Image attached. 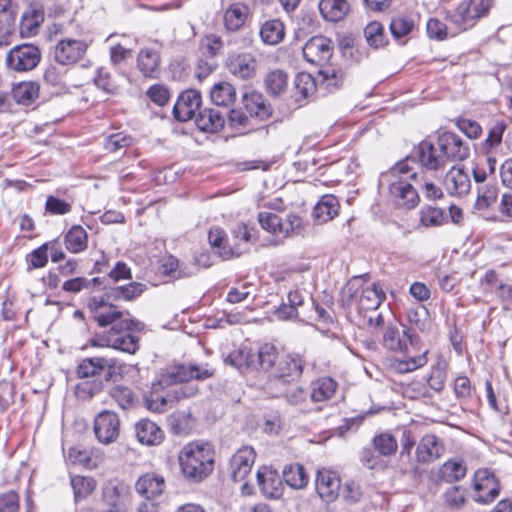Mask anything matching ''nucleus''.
Instances as JSON below:
<instances>
[{
	"instance_id": "obj_56",
	"label": "nucleus",
	"mask_w": 512,
	"mask_h": 512,
	"mask_svg": "<svg viewBox=\"0 0 512 512\" xmlns=\"http://www.w3.org/2000/svg\"><path fill=\"white\" fill-rule=\"evenodd\" d=\"M71 485L75 499L78 500L89 496L95 490L96 482L91 477L77 475L72 477Z\"/></svg>"
},
{
	"instance_id": "obj_24",
	"label": "nucleus",
	"mask_w": 512,
	"mask_h": 512,
	"mask_svg": "<svg viewBox=\"0 0 512 512\" xmlns=\"http://www.w3.org/2000/svg\"><path fill=\"white\" fill-rule=\"evenodd\" d=\"M226 65L231 74L243 80L252 78L257 68L255 58L249 53L231 55Z\"/></svg>"
},
{
	"instance_id": "obj_41",
	"label": "nucleus",
	"mask_w": 512,
	"mask_h": 512,
	"mask_svg": "<svg viewBox=\"0 0 512 512\" xmlns=\"http://www.w3.org/2000/svg\"><path fill=\"white\" fill-rule=\"evenodd\" d=\"M80 379L81 381L75 387V395L82 401L90 400L94 396L100 394L103 391L104 383L106 382L102 378Z\"/></svg>"
},
{
	"instance_id": "obj_61",
	"label": "nucleus",
	"mask_w": 512,
	"mask_h": 512,
	"mask_svg": "<svg viewBox=\"0 0 512 512\" xmlns=\"http://www.w3.org/2000/svg\"><path fill=\"white\" fill-rule=\"evenodd\" d=\"M96 86L108 94H115L118 90L116 82L106 68H99L94 78Z\"/></svg>"
},
{
	"instance_id": "obj_26",
	"label": "nucleus",
	"mask_w": 512,
	"mask_h": 512,
	"mask_svg": "<svg viewBox=\"0 0 512 512\" xmlns=\"http://www.w3.org/2000/svg\"><path fill=\"white\" fill-rule=\"evenodd\" d=\"M135 488L141 496L151 500L163 493L165 480L160 475L147 473L137 480Z\"/></svg>"
},
{
	"instance_id": "obj_32",
	"label": "nucleus",
	"mask_w": 512,
	"mask_h": 512,
	"mask_svg": "<svg viewBox=\"0 0 512 512\" xmlns=\"http://www.w3.org/2000/svg\"><path fill=\"white\" fill-rule=\"evenodd\" d=\"M467 467L463 460H447L438 469V478L446 483L458 482L465 477Z\"/></svg>"
},
{
	"instance_id": "obj_52",
	"label": "nucleus",
	"mask_w": 512,
	"mask_h": 512,
	"mask_svg": "<svg viewBox=\"0 0 512 512\" xmlns=\"http://www.w3.org/2000/svg\"><path fill=\"white\" fill-rule=\"evenodd\" d=\"M420 222L425 227H438L447 222V216L442 208L425 206L420 210Z\"/></svg>"
},
{
	"instance_id": "obj_15",
	"label": "nucleus",
	"mask_w": 512,
	"mask_h": 512,
	"mask_svg": "<svg viewBox=\"0 0 512 512\" xmlns=\"http://www.w3.org/2000/svg\"><path fill=\"white\" fill-rule=\"evenodd\" d=\"M315 487L319 497L329 504L338 498L341 480L336 471L321 468L316 474Z\"/></svg>"
},
{
	"instance_id": "obj_8",
	"label": "nucleus",
	"mask_w": 512,
	"mask_h": 512,
	"mask_svg": "<svg viewBox=\"0 0 512 512\" xmlns=\"http://www.w3.org/2000/svg\"><path fill=\"white\" fill-rule=\"evenodd\" d=\"M41 60L39 48L32 44H22L12 48L6 56L7 66L15 71L33 70Z\"/></svg>"
},
{
	"instance_id": "obj_64",
	"label": "nucleus",
	"mask_w": 512,
	"mask_h": 512,
	"mask_svg": "<svg viewBox=\"0 0 512 512\" xmlns=\"http://www.w3.org/2000/svg\"><path fill=\"white\" fill-rule=\"evenodd\" d=\"M111 397L122 409L129 408L134 401V394L130 388L125 386H116L110 392Z\"/></svg>"
},
{
	"instance_id": "obj_17",
	"label": "nucleus",
	"mask_w": 512,
	"mask_h": 512,
	"mask_svg": "<svg viewBox=\"0 0 512 512\" xmlns=\"http://www.w3.org/2000/svg\"><path fill=\"white\" fill-rule=\"evenodd\" d=\"M444 188L451 196H465L471 190V180L464 165H454L444 177Z\"/></svg>"
},
{
	"instance_id": "obj_23",
	"label": "nucleus",
	"mask_w": 512,
	"mask_h": 512,
	"mask_svg": "<svg viewBox=\"0 0 512 512\" xmlns=\"http://www.w3.org/2000/svg\"><path fill=\"white\" fill-rule=\"evenodd\" d=\"M307 297L309 293L304 289H291L287 295L288 303L280 304L274 310V315L280 320L298 319L300 317L298 308L304 304Z\"/></svg>"
},
{
	"instance_id": "obj_46",
	"label": "nucleus",
	"mask_w": 512,
	"mask_h": 512,
	"mask_svg": "<svg viewBox=\"0 0 512 512\" xmlns=\"http://www.w3.org/2000/svg\"><path fill=\"white\" fill-rule=\"evenodd\" d=\"M281 355H278L277 350L273 344L266 343L262 345L256 355V366L267 371L272 376V370L275 369L277 359Z\"/></svg>"
},
{
	"instance_id": "obj_45",
	"label": "nucleus",
	"mask_w": 512,
	"mask_h": 512,
	"mask_svg": "<svg viewBox=\"0 0 512 512\" xmlns=\"http://www.w3.org/2000/svg\"><path fill=\"white\" fill-rule=\"evenodd\" d=\"M103 500L101 506L120 507L125 506L124 499L128 495V489L121 485L108 483L103 488Z\"/></svg>"
},
{
	"instance_id": "obj_37",
	"label": "nucleus",
	"mask_w": 512,
	"mask_h": 512,
	"mask_svg": "<svg viewBox=\"0 0 512 512\" xmlns=\"http://www.w3.org/2000/svg\"><path fill=\"white\" fill-rule=\"evenodd\" d=\"M168 426L174 435L186 436L191 433L195 426V419L190 413L175 412L168 419Z\"/></svg>"
},
{
	"instance_id": "obj_5",
	"label": "nucleus",
	"mask_w": 512,
	"mask_h": 512,
	"mask_svg": "<svg viewBox=\"0 0 512 512\" xmlns=\"http://www.w3.org/2000/svg\"><path fill=\"white\" fill-rule=\"evenodd\" d=\"M258 221L263 229L278 236L296 234L302 228V219L295 214H288L283 219L273 212L264 211L258 214Z\"/></svg>"
},
{
	"instance_id": "obj_3",
	"label": "nucleus",
	"mask_w": 512,
	"mask_h": 512,
	"mask_svg": "<svg viewBox=\"0 0 512 512\" xmlns=\"http://www.w3.org/2000/svg\"><path fill=\"white\" fill-rule=\"evenodd\" d=\"M137 325L133 319H126L114 324L108 331L96 335L90 340L93 347H111L128 354H135L139 348L138 337L132 335V327Z\"/></svg>"
},
{
	"instance_id": "obj_34",
	"label": "nucleus",
	"mask_w": 512,
	"mask_h": 512,
	"mask_svg": "<svg viewBox=\"0 0 512 512\" xmlns=\"http://www.w3.org/2000/svg\"><path fill=\"white\" fill-rule=\"evenodd\" d=\"M350 8L346 0H321L319 10L321 15L328 21L337 22L342 20Z\"/></svg>"
},
{
	"instance_id": "obj_36",
	"label": "nucleus",
	"mask_w": 512,
	"mask_h": 512,
	"mask_svg": "<svg viewBox=\"0 0 512 512\" xmlns=\"http://www.w3.org/2000/svg\"><path fill=\"white\" fill-rule=\"evenodd\" d=\"M384 298L385 295L382 289L373 284L362 290L358 300V309L360 311H374L381 305Z\"/></svg>"
},
{
	"instance_id": "obj_1",
	"label": "nucleus",
	"mask_w": 512,
	"mask_h": 512,
	"mask_svg": "<svg viewBox=\"0 0 512 512\" xmlns=\"http://www.w3.org/2000/svg\"><path fill=\"white\" fill-rule=\"evenodd\" d=\"M415 160L407 157L394 165L386 174L389 179L388 197L398 207L414 208L419 202L417 185H420L415 171Z\"/></svg>"
},
{
	"instance_id": "obj_39",
	"label": "nucleus",
	"mask_w": 512,
	"mask_h": 512,
	"mask_svg": "<svg viewBox=\"0 0 512 512\" xmlns=\"http://www.w3.org/2000/svg\"><path fill=\"white\" fill-rule=\"evenodd\" d=\"M210 98L215 105L228 107L236 100V90L228 82H219L212 87Z\"/></svg>"
},
{
	"instance_id": "obj_9",
	"label": "nucleus",
	"mask_w": 512,
	"mask_h": 512,
	"mask_svg": "<svg viewBox=\"0 0 512 512\" xmlns=\"http://www.w3.org/2000/svg\"><path fill=\"white\" fill-rule=\"evenodd\" d=\"M305 360L298 353L283 354L277 359L275 369L272 370L273 378L290 383L300 379L303 374Z\"/></svg>"
},
{
	"instance_id": "obj_4",
	"label": "nucleus",
	"mask_w": 512,
	"mask_h": 512,
	"mask_svg": "<svg viewBox=\"0 0 512 512\" xmlns=\"http://www.w3.org/2000/svg\"><path fill=\"white\" fill-rule=\"evenodd\" d=\"M494 0H462L452 14V21L462 30H467L488 16Z\"/></svg>"
},
{
	"instance_id": "obj_28",
	"label": "nucleus",
	"mask_w": 512,
	"mask_h": 512,
	"mask_svg": "<svg viewBox=\"0 0 512 512\" xmlns=\"http://www.w3.org/2000/svg\"><path fill=\"white\" fill-rule=\"evenodd\" d=\"M249 15V7L244 3H233L224 12L223 20L227 31L240 30L246 23Z\"/></svg>"
},
{
	"instance_id": "obj_60",
	"label": "nucleus",
	"mask_w": 512,
	"mask_h": 512,
	"mask_svg": "<svg viewBox=\"0 0 512 512\" xmlns=\"http://www.w3.org/2000/svg\"><path fill=\"white\" fill-rule=\"evenodd\" d=\"M161 270L165 275L171 276L173 278L188 277L194 274L192 271L185 272L184 270L179 269V261L172 255L163 258L161 263Z\"/></svg>"
},
{
	"instance_id": "obj_11",
	"label": "nucleus",
	"mask_w": 512,
	"mask_h": 512,
	"mask_svg": "<svg viewBox=\"0 0 512 512\" xmlns=\"http://www.w3.org/2000/svg\"><path fill=\"white\" fill-rule=\"evenodd\" d=\"M445 161H464L470 156L469 143L453 132H444L437 138Z\"/></svg>"
},
{
	"instance_id": "obj_6",
	"label": "nucleus",
	"mask_w": 512,
	"mask_h": 512,
	"mask_svg": "<svg viewBox=\"0 0 512 512\" xmlns=\"http://www.w3.org/2000/svg\"><path fill=\"white\" fill-rule=\"evenodd\" d=\"M382 334L383 346L404 356L411 354V348L415 349L419 343V337L411 329H404L401 337L398 328L391 323L384 327Z\"/></svg>"
},
{
	"instance_id": "obj_29",
	"label": "nucleus",
	"mask_w": 512,
	"mask_h": 512,
	"mask_svg": "<svg viewBox=\"0 0 512 512\" xmlns=\"http://www.w3.org/2000/svg\"><path fill=\"white\" fill-rule=\"evenodd\" d=\"M138 441L146 445H158L164 439L161 428L149 419H142L135 425Z\"/></svg>"
},
{
	"instance_id": "obj_35",
	"label": "nucleus",
	"mask_w": 512,
	"mask_h": 512,
	"mask_svg": "<svg viewBox=\"0 0 512 512\" xmlns=\"http://www.w3.org/2000/svg\"><path fill=\"white\" fill-rule=\"evenodd\" d=\"M64 243L69 252L81 253L88 247V234L80 225H74L65 234Z\"/></svg>"
},
{
	"instance_id": "obj_49",
	"label": "nucleus",
	"mask_w": 512,
	"mask_h": 512,
	"mask_svg": "<svg viewBox=\"0 0 512 512\" xmlns=\"http://www.w3.org/2000/svg\"><path fill=\"white\" fill-rule=\"evenodd\" d=\"M445 505L453 510L462 509L467 500V489L460 485L448 487L442 495Z\"/></svg>"
},
{
	"instance_id": "obj_7",
	"label": "nucleus",
	"mask_w": 512,
	"mask_h": 512,
	"mask_svg": "<svg viewBox=\"0 0 512 512\" xmlns=\"http://www.w3.org/2000/svg\"><path fill=\"white\" fill-rule=\"evenodd\" d=\"M215 369L209 364L189 363L171 367L163 376L166 384H176L191 381L193 379L202 381L213 377Z\"/></svg>"
},
{
	"instance_id": "obj_40",
	"label": "nucleus",
	"mask_w": 512,
	"mask_h": 512,
	"mask_svg": "<svg viewBox=\"0 0 512 512\" xmlns=\"http://www.w3.org/2000/svg\"><path fill=\"white\" fill-rule=\"evenodd\" d=\"M285 36L284 24L277 19L266 21L260 29V37L265 44L276 45Z\"/></svg>"
},
{
	"instance_id": "obj_21",
	"label": "nucleus",
	"mask_w": 512,
	"mask_h": 512,
	"mask_svg": "<svg viewBox=\"0 0 512 512\" xmlns=\"http://www.w3.org/2000/svg\"><path fill=\"white\" fill-rule=\"evenodd\" d=\"M417 157L421 167L427 170H439L446 164L437 142L433 144L427 140L422 141L417 147Z\"/></svg>"
},
{
	"instance_id": "obj_22",
	"label": "nucleus",
	"mask_w": 512,
	"mask_h": 512,
	"mask_svg": "<svg viewBox=\"0 0 512 512\" xmlns=\"http://www.w3.org/2000/svg\"><path fill=\"white\" fill-rule=\"evenodd\" d=\"M256 476L264 496L271 499H278L282 496L283 483L276 470L264 466L257 471Z\"/></svg>"
},
{
	"instance_id": "obj_55",
	"label": "nucleus",
	"mask_w": 512,
	"mask_h": 512,
	"mask_svg": "<svg viewBox=\"0 0 512 512\" xmlns=\"http://www.w3.org/2000/svg\"><path fill=\"white\" fill-rule=\"evenodd\" d=\"M372 445L381 456H390L397 451V440L390 433H380L374 436Z\"/></svg>"
},
{
	"instance_id": "obj_27",
	"label": "nucleus",
	"mask_w": 512,
	"mask_h": 512,
	"mask_svg": "<svg viewBox=\"0 0 512 512\" xmlns=\"http://www.w3.org/2000/svg\"><path fill=\"white\" fill-rule=\"evenodd\" d=\"M195 123L200 130L215 133L224 127L225 116L218 109L205 108L197 113Z\"/></svg>"
},
{
	"instance_id": "obj_14",
	"label": "nucleus",
	"mask_w": 512,
	"mask_h": 512,
	"mask_svg": "<svg viewBox=\"0 0 512 512\" xmlns=\"http://www.w3.org/2000/svg\"><path fill=\"white\" fill-rule=\"evenodd\" d=\"M88 44L83 40L64 38L54 48V59L61 65H71L83 58Z\"/></svg>"
},
{
	"instance_id": "obj_19",
	"label": "nucleus",
	"mask_w": 512,
	"mask_h": 512,
	"mask_svg": "<svg viewBox=\"0 0 512 512\" xmlns=\"http://www.w3.org/2000/svg\"><path fill=\"white\" fill-rule=\"evenodd\" d=\"M200 105L201 94L194 89L186 90L179 95L173 107L174 117L181 122L196 118Z\"/></svg>"
},
{
	"instance_id": "obj_16",
	"label": "nucleus",
	"mask_w": 512,
	"mask_h": 512,
	"mask_svg": "<svg viewBox=\"0 0 512 512\" xmlns=\"http://www.w3.org/2000/svg\"><path fill=\"white\" fill-rule=\"evenodd\" d=\"M473 488L479 492L474 500L480 504L494 501L500 494V486L495 476L488 470H479L474 475Z\"/></svg>"
},
{
	"instance_id": "obj_30",
	"label": "nucleus",
	"mask_w": 512,
	"mask_h": 512,
	"mask_svg": "<svg viewBox=\"0 0 512 512\" xmlns=\"http://www.w3.org/2000/svg\"><path fill=\"white\" fill-rule=\"evenodd\" d=\"M337 387V382L331 377L318 378L310 384V398L313 402L328 401L334 396Z\"/></svg>"
},
{
	"instance_id": "obj_47",
	"label": "nucleus",
	"mask_w": 512,
	"mask_h": 512,
	"mask_svg": "<svg viewBox=\"0 0 512 512\" xmlns=\"http://www.w3.org/2000/svg\"><path fill=\"white\" fill-rule=\"evenodd\" d=\"M43 21V14L37 10H29L23 13L19 30L22 37H31L37 34L38 28Z\"/></svg>"
},
{
	"instance_id": "obj_58",
	"label": "nucleus",
	"mask_w": 512,
	"mask_h": 512,
	"mask_svg": "<svg viewBox=\"0 0 512 512\" xmlns=\"http://www.w3.org/2000/svg\"><path fill=\"white\" fill-rule=\"evenodd\" d=\"M507 128V124L503 120L496 121L490 128L487 138L484 142V147L488 151L498 147L502 142V137Z\"/></svg>"
},
{
	"instance_id": "obj_42",
	"label": "nucleus",
	"mask_w": 512,
	"mask_h": 512,
	"mask_svg": "<svg viewBox=\"0 0 512 512\" xmlns=\"http://www.w3.org/2000/svg\"><path fill=\"white\" fill-rule=\"evenodd\" d=\"M283 479L286 484L294 489H302L307 486L309 477L304 467L298 463L286 465L283 469Z\"/></svg>"
},
{
	"instance_id": "obj_44",
	"label": "nucleus",
	"mask_w": 512,
	"mask_h": 512,
	"mask_svg": "<svg viewBox=\"0 0 512 512\" xmlns=\"http://www.w3.org/2000/svg\"><path fill=\"white\" fill-rule=\"evenodd\" d=\"M407 321L421 332L429 331L432 325L428 309L423 305L408 308L406 311Z\"/></svg>"
},
{
	"instance_id": "obj_51",
	"label": "nucleus",
	"mask_w": 512,
	"mask_h": 512,
	"mask_svg": "<svg viewBox=\"0 0 512 512\" xmlns=\"http://www.w3.org/2000/svg\"><path fill=\"white\" fill-rule=\"evenodd\" d=\"M265 86L269 94L273 96L281 95L288 86L287 74L282 70H274L267 74Z\"/></svg>"
},
{
	"instance_id": "obj_53",
	"label": "nucleus",
	"mask_w": 512,
	"mask_h": 512,
	"mask_svg": "<svg viewBox=\"0 0 512 512\" xmlns=\"http://www.w3.org/2000/svg\"><path fill=\"white\" fill-rule=\"evenodd\" d=\"M226 362L239 370L250 367L256 368V355L252 354L246 347H243L231 352L228 355Z\"/></svg>"
},
{
	"instance_id": "obj_38",
	"label": "nucleus",
	"mask_w": 512,
	"mask_h": 512,
	"mask_svg": "<svg viewBox=\"0 0 512 512\" xmlns=\"http://www.w3.org/2000/svg\"><path fill=\"white\" fill-rule=\"evenodd\" d=\"M146 289V285L140 282H131L127 285H120L111 288L107 292V298L117 301H132L138 298Z\"/></svg>"
},
{
	"instance_id": "obj_25",
	"label": "nucleus",
	"mask_w": 512,
	"mask_h": 512,
	"mask_svg": "<svg viewBox=\"0 0 512 512\" xmlns=\"http://www.w3.org/2000/svg\"><path fill=\"white\" fill-rule=\"evenodd\" d=\"M243 104L251 117L260 120H267L272 115V108L266 102L264 96L256 91H251L243 95Z\"/></svg>"
},
{
	"instance_id": "obj_33",
	"label": "nucleus",
	"mask_w": 512,
	"mask_h": 512,
	"mask_svg": "<svg viewBox=\"0 0 512 512\" xmlns=\"http://www.w3.org/2000/svg\"><path fill=\"white\" fill-rule=\"evenodd\" d=\"M339 207L334 195H324L314 207L313 216L320 223H326L338 215Z\"/></svg>"
},
{
	"instance_id": "obj_54",
	"label": "nucleus",
	"mask_w": 512,
	"mask_h": 512,
	"mask_svg": "<svg viewBox=\"0 0 512 512\" xmlns=\"http://www.w3.org/2000/svg\"><path fill=\"white\" fill-rule=\"evenodd\" d=\"M498 197V188L495 185L486 184L478 187L475 208L477 210H487L496 203Z\"/></svg>"
},
{
	"instance_id": "obj_57",
	"label": "nucleus",
	"mask_w": 512,
	"mask_h": 512,
	"mask_svg": "<svg viewBox=\"0 0 512 512\" xmlns=\"http://www.w3.org/2000/svg\"><path fill=\"white\" fill-rule=\"evenodd\" d=\"M132 143L133 139L131 136L119 132L106 137L104 148L108 152L115 153L121 149L131 146Z\"/></svg>"
},
{
	"instance_id": "obj_62",
	"label": "nucleus",
	"mask_w": 512,
	"mask_h": 512,
	"mask_svg": "<svg viewBox=\"0 0 512 512\" xmlns=\"http://www.w3.org/2000/svg\"><path fill=\"white\" fill-rule=\"evenodd\" d=\"M101 283L99 277H95L93 279H86L84 277H77L74 279L67 280L63 283L62 288L67 292L77 293L83 289H89L92 286L98 285Z\"/></svg>"
},
{
	"instance_id": "obj_18",
	"label": "nucleus",
	"mask_w": 512,
	"mask_h": 512,
	"mask_svg": "<svg viewBox=\"0 0 512 512\" xmlns=\"http://www.w3.org/2000/svg\"><path fill=\"white\" fill-rule=\"evenodd\" d=\"M256 453L250 446H243L230 459V475L234 482L245 481L251 472Z\"/></svg>"
},
{
	"instance_id": "obj_31",
	"label": "nucleus",
	"mask_w": 512,
	"mask_h": 512,
	"mask_svg": "<svg viewBox=\"0 0 512 512\" xmlns=\"http://www.w3.org/2000/svg\"><path fill=\"white\" fill-rule=\"evenodd\" d=\"M137 66L145 77H157L160 69V57L157 51L150 48L142 49L137 57Z\"/></svg>"
},
{
	"instance_id": "obj_13",
	"label": "nucleus",
	"mask_w": 512,
	"mask_h": 512,
	"mask_svg": "<svg viewBox=\"0 0 512 512\" xmlns=\"http://www.w3.org/2000/svg\"><path fill=\"white\" fill-rule=\"evenodd\" d=\"M94 432L98 441L102 444H110L116 441L120 433V420L115 412L104 410L94 420Z\"/></svg>"
},
{
	"instance_id": "obj_12",
	"label": "nucleus",
	"mask_w": 512,
	"mask_h": 512,
	"mask_svg": "<svg viewBox=\"0 0 512 512\" xmlns=\"http://www.w3.org/2000/svg\"><path fill=\"white\" fill-rule=\"evenodd\" d=\"M333 54L332 41L324 36L309 39L303 47V57L306 61L326 68Z\"/></svg>"
},
{
	"instance_id": "obj_48",
	"label": "nucleus",
	"mask_w": 512,
	"mask_h": 512,
	"mask_svg": "<svg viewBox=\"0 0 512 512\" xmlns=\"http://www.w3.org/2000/svg\"><path fill=\"white\" fill-rule=\"evenodd\" d=\"M129 316V312L120 311L114 305L109 304L101 313L97 312L96 315H93V318L101 327L108 325L114 327V324L130 319Z\"/></svg>"
},
{
	"instance_id": "obj_2",
	"label": "nucleus",
	"mask_w": 512,
	"mask_h": 512,
	"mask_svg": "<svg viewBox=\"0 0 512 512\" xmlns=\"http://www.w3.org/2000/svg\"><path fill=\"white\" fill-rule=\"evenodd\" d=\"M178 460L183 475L199 482L213 471L214 451L209 443L191 442L181 449Z\"/></svg>"
},
{
	"instance_id": "obj_63",
	"label": "nucleus",
	"mask_w": 512,
	"mask_h": 512,
	"mask_svg": "<svg viewBox=\"0 0 512 512\" xmlns=\"http://www.w3.org/2000/svg\"><path fill=\"white\" fill-rule=\"evenodd\" d=\"M179 384V386H176L169 391L174 402H178L182 399H188L198 394L199 388L196 384L191 383L190 381Z\"/></svg>"
},
{
	"instance_id": "obj_20",
	"label": "nucleus",
	"mask_w": 512,
	"mask_h": 512,
	"mask_svg": "<svg viewBox=\"0 0 512 512\" xmlns=\"http://www.w3.org/2000/svg\"><path fill=\"white\" fill-rule=\"evenodd\" d=\"M445 452L443 442L434 434L424 435L416 447V462L429 464L439 459Z\"/></svg>"
},
{
	"instance_id": "obj_50",
	"label": "nucleus",
	"mask_w": 512,
	"mask_h": 512,
	"mask_svg": "<svg viewBox=\"0 0 512 512\" xmlns=\"http://www.w3.org/2000/svg\"><path fill=\"white\" fill-rule=\"evenodd\" d=\"M39 93V86L34 82H22L14 87L12 95L14 100L22 105L31 104Z\"/></svg>"
},
{
	"instance_id": "obj_59",
	"label": "nucleus",
	"mask_w": 512,
	"mask_h": 512,
	"mask_svg": "<svg viewBox=\"0 0 512 512\" xmlns=\"http://www.w3.org/2000/svg\"><path fill=\"white\" fill-rule=\"evenodd\" d=\"M364 36L369 45L378 48L384 44V28L379 22L373 21L364 29Z\"/></svg>"
},
{
	"instance_id": "obj_10",
	"label": "nucleus",
	"mask_w": 512,
	"mask_h": 512,
	"mask_svg": "<svg viewBox=\"0 0 512 512\" xmlns=\"http://www.w3.org/2000/svg\"><path fill=\"white\" fill-rule=\"evenodd\" d=\"M115 368V361L106 357H88L80 361L77 366L78 378L94 379L101 378V374L105 372L102 379L109 381L112 378Z\"/></svg>"
},
{
	"instance_id": "obj_43",
	"label": "nucleus",
	"mask_w": 512,
	"mask_h": 512,
	"mask_svg": "<svg viewBox=\"0 0 512 512\" xmlns=\"http://www.w3.org/2000/svg\"><path fill=\"white\" fill-rule=\"evenodd\" d=\"M316 83L314 78L308 73H298L294 79L293 97L296 102H301L314 94Z\"/></svg>"
}]
</instances>
